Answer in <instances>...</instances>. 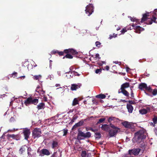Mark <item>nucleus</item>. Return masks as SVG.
<instances>
[{
	"instance_id": "nucleus-1",
	"label": "nucleus",
	"mask_w": 157,
	"mask_h": 157,
	"mask_svg": "<svg viewBox=\"0 0 157 157\" xmlns=\"http://www.w3.org/2000/svg\"><path fill=\"white\" fill-rule=\"evenodd\" d=\"M146 138V132L144 130H141L136 133L132 140L138 143H140L144 141Z\"/></svg>"
},
{
	"instance_id": "nucleus-2",
	"label": "nucleus",
	"mask_w": 157,
	"mask_h": 157,
	"mask_svg": "<svg viewBox=\"0 0 157 157\" xmlns=\"http://www.w3.org/2000/svg\"><path fill=\"white\" fill-rule=\"evenodd\" d=\"M109 125L113 129L109 130V135L110 137H113L116 135L117 132L120 131V128L112 124L111 123Z\"/></svg>"
},
{
	"instance_id": "nucleus-3",
	"label": "nucleus",
	"mask_w": 157,
	"mask_h": 157,
	"mask_svg": "<svg viewBox=\"0 0 157 157\" xmlns=\"http://www.w3.org/2000/svg\"><path fill=\"white\" fill-rule=\"evenodd\" d=\"M38 102V100L37 99H34L31 97L28 98L26 100L24 103L26 106H28L31 104H33L35 105H36Z\"/></svg>"
},
{
	"instance_id": "nucleus-4",
	"label": "nucleus",
	"mask_w": 157,
	"mask_h": 157,
	"mask_svg": "<svg viewBox=\"0 0 157 157\" xmlns=\"http://www.w3.org/2000/svg\"><path fill=\"white\" fill-rule=\"evenodd\" d=\"M42 132L40 129L36 128L32 132L33 137L34 139L38 138L41 136Z\"/></svg>"
},
{
	"instance_id": "nucleus-5",
	"label": "nucleus",
	"mask_w": 157,
	"mask_h": 157,
	"mask_svg": "<svg viewBox=\"0 0 157 157\" xmlns=\"http://www.w3.org/2000/svg\"><path fill=\"white\" fill-rule=\"evenodd\" d=\"M123 125L125 128L133 129L134 128V124L132 122L125 121L121 123Z\"/></svg>"
},
{
	"instance_id": "nucleus-6",
	"label": "nucleus",
	"mask_w": 157,
	"mask_h": 157,
	"mask_svg": "<svg viewBox=\"0 0 157 157\" xmlns=\"http://www.w3.org/2000/svg\"><path fill=\"white\" fill-rule=\"evenodd\" d=\"M139 88L141 90L145 89L150 92L152 90L150 86H147V85L146 83H142L140 84L139 85Z\"/></svg>"
},
{
	"instance_id": "nucleus-7",
	"label": "nucleus",
	"mask_w": 157,
	"mask_h": 157,
	"mask_svg": "<svg viewBox=\"0 0 157 157\" xmlns=\"http://www.w3.org/2000/svg\"><path fill=\"white\" fill-rule=\"evenodd\" d=\"M94 8L92 4H89L86 7L85 10L86 13L88 14V16H90L93 12Z\"/></svg>"
},
{
	"instance_id": "nucleus-8",
	"label": "nucleus",
	"mask_w": 157,
	"mask_h": 157,
	"mask_svg": "<svg viewBox=\"0 0 157 157\" xmlns=\"http://www.w3.org/2000/svg\"><path fill=\"white\" fill-rule=\"evenodd\" d=\"M140 151V149L139 148L129 150L128 151V154L130 155L133 154L135 155H137L139 154Z\"/></svg>"
},
{
	"instance_id": "nucleus-9",
	"label": "nucleus",
	"mask_w": 157,
	"mask_h": 157,
	"mask_svg": "<svg viewBox=\"0 0 157 157\" xmlns=\"http://www.w3.org/2000/svg\"><path fill=\"white\" fill-rule=\"evenodd\" d=\"M23 133L24 135L25 139L27 140L30 134V130L27 128L24 129Z\"/></svg>"
},
{
	"instance_id": "nucleus-10",
	"label": "nucleus",
	"mask_w": 157,
	"mask_h": 157,
	"mask_svg": "<svg viewBox=\"0 0 157 157\" xmlns=\"http://www.w3.org/2000/svg\"><path fill=\"white\" fill-rule=\"evenodd\" d=\"M81 86V84L80 83L73 84L71 86V90H76L77 89L80 88Z\"/></svg>"
},
{
	"instance_id": "nucleus-11",
	"label": "nucleus",
	"mask_w": 157,
	"mask_h": 157,
	"mask_svg": "<svg viewBox=\"0 0 157 157\" xmlns=\"http://www.w3.org/2000/svg\"><path fill=\"white\" fill-rule=\"evenodd\" d=\"M64 52L65 53H71L73 55H75L78 54L77 52L72 49H65L64 50Z\"/></svg>"
},
{
	"instance_id": "nucleus-12",
	"label": "nucleus",
	"mask_w": 157,
	"mask_h": 157,
	"mask_svg": "<svg viewBox=\"0 0 157 157\" xmlns=\"http://www.w3.org/2000/svg\"><path fill=\"white\" fill-rule=\"evenodd\" d=\"M77 139L78 140L84 139V132L81 131H79L78 134Z\"/></svg>"
},
{
	"instance_id": "nucleus-13",
	"label": "nucleus",
	"mask_w": 157,
	"mask_h": 157,
	"mask_svg": "<svg viewBox=\"0 0 157 157\" xmlns=\"http://www.w3.org/2000/svg\"><path fill=\"white\" fill-rule=\"evenodd\" d=\"M108 121L110 123L113 121V122H118L120 121L119 119L114 117H110L108 119Z\"/></svg>"
},
{
	"instance_id": "nucleus-14",
	"label": "nucleus",
	"mask_w": 157,
	"mask_h": 157,
	"mask_svg": "<svg viewBox=\"0 0 157 157\" xmlns=\"http://www.w3.org/2000/svg\"><path fill=\"white\" fill-rule=\"evenodd\" d=\"M52 148L53 149L57 147L58 146V140L55 139L53 140L51 143Z\"/></svg>"
},
{
	"instance_id": "nucleus-15",
	"label": "nucleus",
	"mask_w": 157,
	"mask_h": 157,
	"mask_svg": "<svg viewBox=\"0 0 157 157\" xmlns=\"http://www.w3.org/2000/svg\"><path fill=\"white\" fill-rule=\"evenodd\" d=\"M118 93L119 94L121 93H122L126 97H128L129 95V93L125 90L119 89L118 90Z\"/></svg>"
},
{
	"instance_id": "nucleus-16",
	"label": "nucleus",
	"mask_w": 157,
	"mask_h": 157,
	"mask_svg": "<svg viewBox=\"0 0 157 157\" xmlns=\"http://www.w3.org/2000/svg\"><path fill=\"white\" fill-rule=\"evenodd\" d=\"M130 84L129 82H125L121 86V90H125V89L129 87Z\"/></svg>"
},
{
	"instance_id": "nucleus-17",
	"label": "nucleus",
	"mask_w": 157,
	"mask_h": 157,
	"mask_svg": "<svg viewBox=\"0 0 157 157\" xmlns=\"http://www.w3.org/2000/svg\"><path fill=\"white\" fill-rule=\"evenodd\" d=\"M132 26L134 28V29H139L140 31H136V32L140 33V32L141 31H142L144 30V29L143 28L140 27V26H136L134 25L133 24L132 25ZM136 31H137V30H136Z\"/></svg>"
},
{
	"instance_id": "nucleus-18",
	"label": "nucleus",
	"mask_w": 157,
	"mask_h": 157,
	"mask_svg": "<svg viewBox=\"0 0 157 157\" xmlns=\"http://www.w3.org/2000/svg\"><path fill=\"white\" fill-rule=\"evenodd\" d=\"M150 110V108H147L146 109H143L139 110V112L142 114H146L147 111Z\"/></svg>"
},
{
	"instance_id": "nucleus-19",
	"label": "nucleus",
	"mask_w": 157,
	"mask_h": 157,
	"mask_svg": "<svg viewBox=\"0 0 157 157\" xmlns=\"http://www.w3.org/2000/svg\"><path fill=\"white\" fill-rule=\"evenodd\" d=\"M42 153L44 155H48L50 154V153L49 151L46 149H43L41 150Z\"/></svg>"
},
{
	"instance_id": "nucleus-20",
	"label": "nucleus",
	"mask_w": 157,
	"mask_h": 157,
	"mask_svg": "<svg viewBox=\"0 0 157 157\" xmlns=\"http://www.w3.org/2000/svg\"><path fill=\"white\" fill-rule=\"evenodd\" d=\"M45 107V104L43 102L39 103L37 106V108L38 110L44 109Z\"/></svg>"
},
{
	"instance_id": "nucleus-21",
	"label": "nucleus",
	"mask_w": 157,
	"mask_h": 157,
	"mask_svg": "<svg viewBox=\"0 0 157 157\" xmlns=\"http://www.w3.org/2000/svg\"><path fill=\"white\" fill-rule=\"evenodd\" d=\"M10 137L12 138L13 139L15 140H19L21 138V136L19 135H15L13 134L10 135Z\"/></svg>"
},
{
	"instance_id": "nucleus-22",
	"label": "nucleus",
	"mask_w": 157,
	"mask_h": 157,
	"mask_svg": "<svg viewBox=\"0 0 157 157\" xmlns=\"http://www.w3.org/2000/svg\"><path fill=\"white\" fill-rule=\"evenodd\" d=\"M101 128L102 130L107 131L109 130L108 125L106 124H103L101 127Z\"/></svg>"
},
{
	"instance_id": "nucleus-23",
	"label": "nucleus",
	"mask_w": 157,
	"mask_h": 157,
	"mask_svg": "<svg viewBox=\"0 0 157 157\" xmlns=\"http://www.w3.org/2000/svg\"><path fill=\"white\" fill-rule=\"evenodd\" d=\"M127 107L128 112L129 113H132L133 110V108L132 106L130 104H128L127 105Z\"/></svg>"
},
{
	"instance_id": "nucleus-24",
	"label": "nucleus",
	"mask_w": 157,
	"mask_h": 157,
	"mask_svg": "<svg viewBox=\"0 0 157 157\" xmlns=\"http://www.w3.org/2000/svg\"><path fill=\"white\" fill-rule=\"evenodd\" d=\"M26 147L25 145L22 146L19 150V153L21 154H22L25 150Z\"/></svg>"
},
{
	"instance_id": "nucleus-25",
	"label": "nucleus",
	"mask_w": 157,
	"mask_h": 157,
	"mask_svg": "<svg viewBox=\"0 0 157 157\" xmlns=\"http://www.w3.org/2000/svg\"><path fill=\"white\" fill-rule=\"evenodd\" d=\"M83 124V122L82 121H79L78 123H77L75 125H74L73 127V128H76V127H79L81 125H82Z\"/></svg>"
},
{
	"instance_id": "nucleus-26",
	"label": "nucleus",
	"mask_w": 157,
	"mask_h": 157,
	"mask_svg": "<svg viewBox=\"0 0 157 157\" xmlns=\"http://www.w3.org/2000/svg\"><path fill=\"white\" fill-rule=\"evenodd\" d=\"M42 76L40 75H36L34 76L33 78L34 80L39 81L41 78Z\"/></svg>"
},
{
	"instance_id": "nucleus-27",
	"label": "nucleus",
	"mask_w": 157,
	"mask_h": 157,
	"mask_svg": "<svg viewBox=\"0 0 157 157\" xmlns=\"http://www.w3.org/2000/svg\"><path fill=\"white\" fill-rule=\"evenodd\" d=\"M91 133L90 132H87L86 133H84V139L86 138H89L91 137Z\"/></svg>"
},
{
	"instance_id": "nucleus-28",
	"label": "nucleus",
	"mask_w": 157,
	"mask_h": 157,
	"mask_svg": "<svg viewBox=\"0 0 157 157\" xmlns=\"http://www.w3.org/2000/svg\"><path fill=\"white\" fill-rule=\"evenodd\" d=\"M147 16V13H145L143 14V16L141 19V22L142 23L146 20Z\"/></svg>"
},
{
	"instance_id": "nucleus-29",
	"label": "nucleus",
	"mask_w": 157,
	"mask_h": 157,
	"mask_svg": "<svg viewBox=\"0 0 157 157\" xmlns=\"http://www.w3.org/2000/svg\"><path fill=\"white\" fill-rule=\"evenodd\" d=\"M36 91L40 94V95L41 96V97H43L44 96L45 92L42 90L39 91H37L36 90Z\"/></svg>"
},
{
	"instance_id": "nucleus-30",
	"label": "nucleus",
	"mask_w": 157,
	"mask_h": 157,
	"mask_svg": "<svg viewBox=\"0 0 157 157\" xmlns=\"http://www.w3.org/2000/svg\"><path fill=\"white\" fill-rule=\"evenodd\" d=\"M106 96L103 94H100L96 96V97L99 98L103 99L105 98Z\"/></svg>"
},
{
	"instance_id": "nucleus-31",
	"label": "nucleus",
	"mask_w": 157,
	"mask_h": 157,
	"mask_svg": "<svg viewBox=\"0 0 157 157\" xmlns=\"http://www.w3.org/2000/svg\"><path fill=\"white\" fill-rule=\"evenodd\" d=\"M78 104V100L76 98H75L73 101L72 105L75 106Z\"/></svg>"
},
{
	"instance_id": "nucleus-32",
	"label": "nucleus",
	"mask_w": 157,
	"mask_h": 157,
	"mask_svg": "<svg viewBox=\"0 0 157 157\" xmlns=\"http://www.w3.org/2000/svg\"><path fill=\"white\" fill-rule=\"evenodd\" d=\"M95 134L96 138L99 139L101 137V135L100 132H96Z\"/></svg>"
},
{
	"instance_id": "nucleus-33",
	"label": "nucleus",
	"mask_w": 157,
	"mask_h": 157,
	"mask_svg": "<svg viewBox=\"0 0 157 157\" xmlns=\"http://www.w3.org/2000/svg\"><path fill=\"white\" fill-rule=\"evenodd\" d=\"M65 57L69 59H72L73 58V56L69 54H67L65 56L63 57V59H64Z\"/></svg>"
},
{
	"instance_id": "nucleus-34",
	"label": "nucleus",
	"mask_w": 157,
	"mask_h": 157,
	"mask_svg": "<svg viewBox=\"0 0 157 157\" xmlns=\"http://www.w3.org/2000/svg\"><path fill=\"white\" fill-rule=\"evenodd\" d=\"M86 151H82L81 153V156L82 157H86Z\"/></svg>"
},
{
	"instance_id": "nucleus-35",
	"label": "nucleus",
	"mask_w": 157,
	"mask_h": 157,
	"mask_svg": "<svg viewBox=\"0 0 157 157\" xmlns=\"http://www.w3.org/2000/svg\"><path fill=\"white\" fill-rule=\"evenodd\" d=\"M78 118L77 116H74L73 117L72 119L71 120V121L70 122V123H72L75 122V120H76Z\"/></svg>"
},
{
	"instance_id": "nucleus-36",
	"label": "nucleus",
	"mask_w": 157,
	"mask_h": 157,
	"mask_svg": "<svg viewBox=\"0 0 157 157\" xmlns=\"http://www.w3.org/2000/svg\"><path fill=\"white\" fill-rule=\"evenodd\" d=\"M152 94L153 95H156L157 94V89H154L152 91Z\"/></svg>"
},
{
	"instance_id": "nucleus-37",
	"label": "nucleus",
	"mask_w": 157,
	"mask_h": 157,
	"mask_svg": "<svg viewBox=\"0 0 157 157\" xmlns=\"http://www.w3.org/2000/svg\"><path fill=\"white\" fill-rule=\"evenodd\" d=\"M153 122L154 123L156 124L157 123V117H154L152 119Z\"/></svg>"
},
{
	"instance_id": "nucleus-38",
	"label": "nucleus",
	"mask_w": 157,
	"mask_h": 157,
	"mask_svg": "<svg viewBox=\"0 0 157 157\" xmlns=\"http://www.w3.org/2000/svg\"><path fill=\"white\" fill-rule=\"evenodd\" d=\"M105 120V118H101L97 122V124L101 123L104 121Z\"/></svg>"
},
{
	"instance_id": "nucleus-39",
	"label": "nucleus",
	"mask_w": 157,
	"mask_h": 157,
	"mask_svg": "<svg viewBox=\"0 0 157 157\" xmlns=\"http://www.w3.org/2000/svg\"><path fill=\"white\" fill-rule=\"evenodd\" d=\"M63 136H66L68 130L67 129H64L63 130Z\"/></svg>"
},
{
	"instance_id": "nucleus-40",
	"label": "nucleus",
	"mask_w": 157,
	"mask_h": 157,
	"mask_svg": "<svg viewBox=\"0 0 157 157\" xmlns=\"http://www.w3.org/2000/svg\"><path fill=\"white\" fill-rule=\"evenodd\" d=\"M101 71V69H97L95 71V73L96 74L100 73Z\"/></svg>"
},
{
	"instance_id": "nucleus-41",
	"label": "nucleus",
	"mask_w": 157,
	"mask_h": 157,
	"mask_svg": "<svg viewBox=\"0 0 157 157\" xmlns=\"http://www.w3.org/2000/svg\"><path fill=\"white\" fill-rule=\"evenodd\" d=\"M95 58L98 60L99 59L101 58L100 57L98 53L96 54Z\"/></svg>"
},
{
	"instance_id": "nucleus-42",
	"label": "nucleus",
	"mask_w": 157,
	"mask_h": 157,
	"mask_svg": "<svg viewBox=\"0 0 157 157\" xmlns=\"http://www.w3.org/2000/svg\"><path fill=\"white\" fill-rule=\"evenodd\" d=\"M95 44L96 47H99L101 43L98 41H96L95 42Z\"/></svg>"
},
{
	"instance_id": "nucleus-43",
	"label": "nucleus",
	"mask_w": 157,
	"mask_h": 157,
	"mask_svg": "<svg viewBox=\"0 0 157 157\" xmlns=\"http://www.w3.org/2000/svg\"><path fill=\"white\" fill-rule=\"evenodd\" d=\"M130 17V19H131V20L132 21H137V20L135 18H132L131 17Z\"/></svg>"
},
{
	"instance_id": "nucleus-44",
	"label": "nucleus",
	"mask_w": 157,
	"mask_h": 157,
	"mask_svg": "<svg viewBox=\"0 0 157 157\" xmlns=\"http://www.w3.org/2000/svg\"><path fill=\"white\" fill-rule=\"evenodd\" d=\"M131 98H133L134 97V94L133 93L132 90V89H131Z\"/></svg>"
},
{
	"instance_id": "nucleus-45",
	"label": "nucleus",
	"mask_w": 157,
	"mask_h": 157,
	"mask_svg": "<svg viewBox=\"0 0 157 157\" xmlns=\"http://www.w3.org/2000/svg\"><path fill=\"white\" fill-rule=\"evenodd\" d=\"M126 31H127V30H126V28L123 29L121 31V32L122 33H125Z\"/></svg>"
},
{
	"instance_id": "nucleus-46",
	"label": "nucleus",
	"mask_w": 157,
	"mask_h": 157,
	"mask_svg": "<svg viewBox=\"0 0 157 157\" xmlns=\"http://www.w3.org/2000/svg\"><path fill=\"white\" fill-rule=\"evenodd\" d=\"M94 118L93 116H91L90 117H88L87 118V119L88 120H92Z\"/></svg>"
},
{
	"instance_id": "nucleus-47",
	"label": "nucleus",
	"mask_w": 157,
	"mask_h": 157,
	"mask_svg": "<svg viewBox=\"0 0 157 157\" xmlns=\"http://www.w3.org/2000/svg\"><path fill=\"white\" fill-rule=\"evenodd\" d=\"M64 52H58L60 56L63 55V54Z\"/></svg>"
},
{
	"instance_id": "nucleus-48",
	"label": "nucleus",
	"mask_w": 157,
	"mask_h": 157,
	"mask_svg": "<svg viewBox=\"0 0 157 157\" xmlns=\"http://www.w3.org/2000/svg\"><path fill=\"white\" fill-rule=\"evenodd\" d=\"M105 69H106L107 71H108L109 70V67L108 66H105Z\"/></svg>"
},
{
	"instance_id": "nucleus-49",
	"label": "nucleus",
	"mask_w": 157,
	"mask_h": 157,
	"mask_svg": "<svg viewBox=\"0 0 157 157\" xmlns=\"http://www.w3.org/2000/svg\"><path fill=\"white\" fill-rule=\"evenodd\" d=\"M155 124L154 123L151 122L150 123V124L151 126H155Z\"/></svg>"
},
{
	"instance_id": "nucleus-50",
	"label": "nucleus",
	"mask_w": 157,
	"mask_h": 157,
	"mask_svg": "<svg viewBox=\"0 0 157 157\" xmlns=\"http://www.w3.org/2000/svg\"><path fill=\"white\" fill-rule=\"evenodd\" d=\"M130 69L128 67L126 68V71L127 72H129V70H130Z\"/></svg>"
},
{
	"instance_id": "nucleus-51",
	"label": "nucleus",
	"mask_w": 157,
	"mask_h": 157,
	"mask_svg": "<svg viewBox=\"0 0 157 157\" xmlns=\"http://www.w3.org/2000/svg\"><path fill=\"white\" fill-rule=\"evenodd\" d=\"M154 132L155 134L157 136V129L155 128L154 129Z\"/></svg>"
},
{
	"instance_id": "nucleus-52",
	"label": "nucleus",
	"mask_w": 157,
	"mask_h": 157,
	"mask_svg": "<svg viewBox=\"0 0 157 157\" xmlns=\"http://www.w3.org/2000/svg\"><path fill=\"white\" fill-rule=\"evenodd\" d=\"M73 111V109H70L69 112H68V113H72Z\"/></svg>"
},
{
	"instance_id": "nucleus-53",
	"label": "nucleus",
	"mask_w": 157,
	"mask_h": 157,
	"mask_svg": "<svg viewBox=\"0 0 157 157\" xmlns=\"http://www.w3.org/2000/svg\"><path fill=\"white\" fill-rule=\"evenodd\" d=\"M57 74L59 76L61 75V72L60 71H57Z\"/></svg>"
},
{
	"instance_id": "nucleus-54",
	"label": "nucleus",
	"mask_w": 157,
	"mask_h": 157,
	"mask_svg": "<svg viewBox=\"0 0 157 157\" xmlns=\"http://www.w3.org/2000/svg\"><path fill=\"white\" fill-rule=\"evenodd\" d=\"M60 86V84H56L55 86L56 87H59Z\"/></svg>"
},
{
	"instance_id": "nucleus-55",
	"label": "nucleus",
	"mask_w": 157,
	"mask_h": 157,
	"mask_svg": "<svg viewBox=\"0 0 157 157\" xmlns=\"http://www.w3.org/2000/svg\"><path fill=\"white\" fill-rule=\"evenodd\" d=\"M56 52V51H52V53L53 54H55Z\"/></svg>"
},
{
	"instance_id": "nucleus-56",
	"label": "nucleus",
	"mask_w": 157,
	"mask_h": 157,
	"mask_svg": "<svg viewBox=\"0 0 157 157\" xmlns=\"http://www.w3.org/2000/svg\"><path fill=\"white\" fill-rule=\"evenodd\" d=\"M15 128H13V130H10H10H9L8 131V132H10V131H15Z\"/></svg>"
},
{
	"instance_id": "nucleus-57",
	"label": "nucleus",
	"mask_w": 157,
	"mask_h": 157,
	"mask_svg": "<svg viewBox=\"0 0 157 157\" xmlns=\"http://www.w3.org/2000/svg\"><path fill=\"white\" fill-rule=\"evenodd\" d=\"M68 75H69V76L70 77V78L71 77H72V76H71V75L70 74V73H68Z\"/></svg>"
},
{
	"instance_id": "nucleus-58",
	"label": "nucleus",
	"mask_w": 157,
	"mask_h": 157,
	"mask_svg": "<svg viewBox=\"0 0 157 157\" xmlns=\"http://www.w3.org/2000/svg\"><path fill=\"white\" fill-rule=\"evenodd\" d=\"M90 130H91L92 131H93V132H95V130H94L92 128H91Z\"/></svg>"
},
{
	"instance_id": "nucleus-59",
	"label": "nucleus",
	"mask_w": 157,
	"mask_h": 157,
	"mask_svg": "<svg viewBox=\"0 0 157 157\" xmlns=\"http://www.w3.org/2000/svg\"><path fill=\"white\" fill-rule=\"evenodd\" d=\"M31 149L30 148H28V151H29L31 150Z\"/></svg>"
},
{
	"instance_id": "nucleus-60",
	"label": "nucleus",
	"mask_w": 157,
	"mask_h": 157,
	"mask_svg": "<svg viewBox=\"0 0 157 157\" xmlns=\"http://www.w3.org/2000/svg\"><path fill=\"white\" fill-rule=\"evenodd\" d=\"M66 77H67V78H70V77L69 76V75H68V73L67 74V75H66Z\"/></svg>"
},
{
	"instance_id": "nucleus-61",
	"label": "nucleus",
	"mask_w": 157,
	"mask_h": 157,
	"mask_svg": "<svg viewBox=\"0 0 157 157\" xmlns=\"http://www.w3.org/2000/svg\"><path fill=\"white\" fill-rule=\"evenodd\" d=\"M52 61L51 60H50V66H51V64H52Z\"/></svg>"
},
{
	"instance_id": "nucleus-62",
	"label": "nucleus",
	"mask_w": 157,
	"mask_h": 157,
	"mask_svg": "<svg viewBox=\"0 0 157 157\" xmlns=\"http://www.w3.org/2000/svg\"><path fill=\"white\" fill-rule=\"evenodd\" d=\"M134 102L132 101H129V103H131V104H134Z\"/></svg>"
},
{
	"instance_id": "nucleus-63",
	"label": "nucleus",
	"mask_w": 157,
	"mask_h": 157,
	"mask_svg": "<svg viewBox=\"0 0 157 157\" xmlns=\"http://www.w3.org/2000/svg\"><path fill=\"white\" fill-rule=\"evenodd\" d=\"M28 154L29 156L31 155V153L29 152V151H28Z\"/></svg>"
},
{
	"instance_id": "nucleus-64",
	"label": "nucleus",
	"mask_w": 157,
	"mask_h": 157,
	"mask_svg": "<svg viewBox=\"0 0 157 157\" xmlns=\"http://www.w3.org/2000/svg\"><path fill=\"white\" fill-rule=\"evenodd\" d=\"M113 37V36H110L109 37V39H111Z\"/></svg>"
}]
</instances>
